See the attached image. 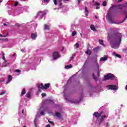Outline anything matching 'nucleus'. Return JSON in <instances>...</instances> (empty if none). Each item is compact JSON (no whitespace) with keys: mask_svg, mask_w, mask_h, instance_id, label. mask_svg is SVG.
Segmentation results:
<instances>
[{"mask_svg":"<svg viewBox=\"0 0 127 127\" xmlns=\"http://www.w3.org/2000/svg\"><path fill=\"white\" fill-rule=\"evenodd\" d=\"M49 123H50V124H51V125H52L53 126H54V123H53V122H51L49 120H48Z\"/></svg>","mask_w":127,"mask_h":127,"instance_id":"e433bc0d","label":"nucleus"},{"mask_svg":"<svg viewBox=\"0 0 127 127\" xmlns=\"http://www.w3.org/2000/svg\"><path fill=\"white\" fill-rule=\"evenodd\" d=\"M88 60H89V57H88V59H87L86 61L85 62L84 66H85V65H86V64H87V62H88Z\"/></svg>","mask_w":127,"mask_h":127,"instance_id":"37998d69","label":"nucleus"},{"mask_svg":"<svg viewBox=\"0 0 127 127\" xmlns=\"http://www.w3.org/2000/svg\"><path fill=\"white\" fill-rule=\"evenodd\" d=\"M85 16L87 17V16H88V14L89 13V11H88V8H87V7H85Z\"/></svg>","mask_w":127,"mask_h":127,"instance_id":"4be33fe9","label":"nucleus"},{"mask_svg":"<svg viewBox=\"0 0 127 127\" xmlns=\"http://www.w3.org/2000/svg\"><path fill=\"white\" fill-rule=\"evenodd\" d=\"M21 71V70H19V69H16L15 70V72L16 73H20V72Z\"/></svg>","mask_w":127,"mask_h":127,"instance_id":"c9c22d12","label":"nucleus"},{"mask_svg":"<svg viewBox=\"0 0 127 127\" xmlns=\"http://www.w3.org/2000/svg\"><path fill=\"white\" fill-rule=\"evenodd\" d=\"M36 37H37V34L36 33H32L31 34V38L33 39V40H35L36 39Z\"/></svg>","mask_w":127,"mask_h":127,"instance_id":"4468645a","label":"nucleus"},{"mask_svg":"<svg viewBox=\"0 0 127 127\" xmlns=\"http://www.w3.org/2000/svg\"><path fill=\"white\" fill-rule=\"evenodd\" d=\"M123 50L124 52H127V49H123Z\"/></svg>","mask_w":127,"mask_h":127,"instance_id":"864d4df0","label":"nucleus"},{"mask_svg":"<svg viewBox=\"0 0 127 127\" xmlns=\"http://www.w3.org/2000/svg\"><path fill=\"white\" fill-rule=\"evenodd\" d=\"M44 111H45V109L43 106H42L38 111L34 121L35 127H37L36 123H37L38 118H40L41 116H44Z\"/></svg>","mask_w":127,"mask_h":127,"instance_id":"20e7f679","label":"nucleus"},{"mask_svg":"<svg viewBox=\"0 0 127 127\" xmlns=\"http://www.w3.org/2000/svg\"><path fill=\"white\" fill-rule=\"evenodd\" d=\"M89 47H90V45L88 44L87 46V50H89Z\"/></svg>","mask_w":127,"mask_h":127,"instance_id":"09e8293b","label":"nucleus"},{"mask_svg":"<svg viewBox=\"0 0 127 127\" xmlns=\"http://www.w3.org/2000/svg\"><path fill=\"white\" fill-rule=\"evenodd\" d=\"M125 89H126V91H127V85L125 87Z\"/></svg>","mask_w":127,"mask_h":127,"instance_id":"13d9d810","label":"nucleus"},{"mask_svg":"<svg viewBox=\"0 0 127 127\" xmlns=\"http://www.w3.org/2000/svg\"><path fill=\"white\" fill-rule=\"evenodd\" d=\"M54 2L55 5H57V0H54Z\"/></svg>","mask_w":127,"mask_h":127,"instance_id":"4c0bfd02","label":"nucleus"},{"mask_svg":"<svg viewBox=\"0 0 127 127\" xmlns=\"http://www.w3.org/2000/svg\"><path fill=\"white\" fill-rule=\"evenodd\" d=\"M124 21H125V20H123V21H121V22H119L118 23V24H121V23H123V22H124Z\"/></svg>","mask_w":127,"mask_h":127,"instance_id":"603ef678","label":"nucleus"},{"mask_svg":"<svg viewBox=\"0 0 127 127\" xmlns=\"http://www.w3.org/2000/svg\"><path fill=\"white\" fill-rule=\"evenodd\" d=\"M122 38L123 35L121 33H116L112 36L111 39L108 38V40L110 42L111 47L114 49H119L122 43Z\"/></svg>","mask_w":127,"mask_h":127,"instance_id":"f257e3e1","label":"nucleus"},{"mask_svg":"<svg viewBox=\"0 0 127 127\" xmlns=\"http://www.w3.org/2000/svg\"><path fill=\"white\" fill-rule=\"evenodd\" d=\"M2 1L1 0H0V3L2 2Z\"/></svg>","mask_w":127,"mask_h":127,"instance_id":"774afa93","label":"nucleus"},{"mask_svg":"<svg viewBox=\"0 0 127 127\" xmlns=\"http://www.w3.org/2000/svg\"><path fill=\"white\" fill-rule=\"evenodd\" d=\"M45 96H46V94L45 93L42 94V97H45Z\"/></svg>","mask_w":127,"mask_h":127,"instance_id":"49530a36","label":"nucleus"},{"mask_svg":"<svg viewBox=\"0 0 127 127\" xmlns=\"http://www.w3.org/2000/svg\"><path fill=\"white\" fill-rule=\"evenodd\" d=\"M100 49V47H97L94 49V51H98Z\"/></svg>","mask_w":127,"mask_h":127,"instance_id":"7c9ffc66","label":"nucleus"},{"mask_svg":"<svg viewBox=\"0 0 127 127\" xmlns=\"http://www.w3.org/2000/svg\"><path fill=\"white\" fill-rule=\"evenodd\" d=\"M94 5L96 6H98V5H100V3L99 2H96Z\"/></svg>","mask_w":127,"mask_h":127,"instance_id":"a19ab883","label":"nucleus"},{"mask_svg":"<svg viewBox=\"0 0 127 127\" xmlns=\"http://www.w3.org/2000/svg\"><path fill=\"white\" fill-rule=\"evenodd\" d=\"M103 6H106V5H107V2H106V1H103Z\"/></svg>","mask_w":127,"mask_h":127,"instance_id":"f704fd0d","label":"nucleus"},{"mask_svg":"<svg viewBox=\"0 0 127 127\" xmlns=\"http://www.w3.org/2000/svg\"><path fill=\"white\" fill-rule=\"evenodd\" d=\"M4 94H5V91H2L1 93H0V95H4Z\"/></svg>","mask_w":127,"mask_h":127,"instance_id":"58836bf2","label":"nucleus"},{"mask_svg":"<svg viewBox=\"0 0 127 127\" xmlns=\"http://www.w3.org/2000/svg\"><path fill=\"white\" fill-rule=\"evenodd\" d=\"M2 79H0V82H2Z\"/></svg>","mask_w":127,"mask_h":127,"instance_id":"69168bd1","label":"nucleus"},{"mask_svg":"<svg viewBox=\"0 0 127 127\" xmlns=\"http://www.w3.org/2000/svg\"><path fill=\"white\" fill-rule=\"evenodd\" d=\"M12 80V77L10 75H8L7 80L5 83L6 85H7V84H9L10 82H11V80Z\"/></svg>","mask_w":127,"mask_h":127,"instance_id":"ddd939ff","label":"nucleus"},{"mask_svg":"<svg viewBox=\"0 0 127 127\" xmlns=\"http://www.w3.org/2000/svg\"><path fill=\"white\" fill-rule=\"evenodd\" d=\"M115 75L112 73H108L106 75H104V77L103 80L104 81H106V80H113V79H114Z\"/></svg>","mask_w":127,"mask_h":127,"instance_id":"0eeeda50","label":"nucleus"},{"mask_svg":"<svg viewBox=\"0 0 127 127\" xmlns=\"http://www.w3.org/2000/svg\"><path fill=\"white\" fill-rule=\"evenodd\" d=\"M71 81H72V78L68 79V80L67 81V84H69V83H70Z\"/></svg>","mask_w":127,"mask_h":127,"instance_id":"c03bdc74","label":"nucleus"},{"mask_svg":"<svg viewBox=\"0 0 127 127\" xmlns=\"http://www.w3.org/2000/svg\"><path fill=\"white\" fill-rule=\"evenodd\" d=\"M106 17L109 21H110V23L112 24H113V23H115V22H114L113 17H112V15H110V13H107Z\"/></svg>","mask_w":127,"mask_h":127,"instance_id":"9d476101","label":"nucleus"},{"mask_svg":"<svg viewBox=\"0 0 127 127\" xmlns=\"http://www.w3.org/2000/svg\"><path fill=\"white\" fill-rule=\"evenodd\" d=\"M127 15H126L125 18L124 19V20H125V19H127Z\"/></svg>","mask_w":127,"mask_h":127,"instance_id":"052dcab7","label":"nucleus"},{"mask_svg":"<svg viewBox=\"0 0 127 127\" xmlns=\"http://www.w3.org/2000/svg\"><path fill=\"white\" fill-rule=\"evenodd\" d=\"M56 116L59 120V121H62L63 120V118H62V115H61V113L59 112L56 113Z\"/></svg>","mask_w":127,"mask_h":127,"instance_id":"f8f14e48","label":"nucleus"},{"mask_svg":"<svg viewBox=\"0 0 127 127\" xmlns=\"http://www.w3.org/2000/svg\"><path fill=\"white\" fill-rule=\"evenodd\" d=\"M26 97L27 98H30V97H31V91H28V92L27 93Z\"/></svg>","mask_w":127,"mask_h":127,"instance_id":"412c9836","label":"nucleus"},{"mask_svg":"<svg viewBox=\"0 0 127 127\" xmlns=\"http://www.w3.org/2000/svg\"><path fill=\"white\" fill-rule=\"evenodd\" d=\"M17 4H18V2H17V1L15 2V3L14 4V6H17Z\"/></svg>","mask_w":127,"mask_h":127,"instance_id":"79ce46f5","label":"nucleus"},{"mask_svg":"<svg viewBox=\"0 0 127 127\" xmlns=\"http://www.w3.org/2000/svg\"><path fill=\"white\" fill-rule=\"evenodd\" d=\"M28 8H29V7H28V6H26V7H24V9H27Z\"/></svg>","mask_w":127,"mask_h":127,"instance_id":"3c124183","label":"nucleus"},{"mask_svg":"<svg viewBox=\"0 0 127 127\" xmlns=\"http://www.w3.org/2000/svg\"><path fill=\"white\" fill-rule=\"evenodd\" d=\"M99 8H100V7H99V6H96V9H99Z\"/></svg>","mask_w":127,"mask_h":127,"instance_id":"4d7b16f0","label":"nucleus"},{"mask_svg":"<svg viewBox=\"0 0 127 127\" xmlns=\"http://www.w3.org/2000/svg\"><path fill=\"white\" fill-rule=\"evenodd\" d=\"M77 2L78 4H80V3H81V0H77Z\"/></svg>","mask_w":127,"mask_h":127,"instance_id":"8fccbe9b","label":"nucleus"},{"mask_svg":"<svg viewBox=\"0 0 127 127\" xmlns=\"http://www.w3.org/2000/svg\"><path fill=\"white\" fill-rule=\"evenodd\" d=\"M72 67V65H68L65 66V69H70Z\"/></svg>","mask_w":127,"mask_h":127,"instance_id":"c85d7f7f","label":"nucleus"},{"mask_svg":"<svg viewBox=\"0 0 127 127\" xmlns=\"http://www.w3.org/2000/svg\"><path fill=\"white\" fill-rule=\"evenodd\" d=\"M127 7V3L123 4H118L117 5H113L111 7H110V10H113V9H118V8L122 9L124 7Z\"/></svg>","mask_w":127,"mask_h":127,"instance_id":"39448f33","label":"nucleus"},{"mask_svg":"<svg viewBox=\"0 0 127 127\" xmlns=\"http://www.w3.org/2000/svg\"><path fill=\"white\" fill-rule=\"evenodd\" d=\"M99 42L101 45H102V46H104L105 47V44L104 43V41L103 40H99Z\"/></svg>","mask_w":127,"mask_h":127,"instance_id":"6ab92c4d","label":"nucleus"},{"mask_svg":"<svg viewBox=\"0 0 127 127\" xmlns=\"http://www.w3.org/2000/svg\"><path fill=\"white\" fill-rule=\"evenodd\" d=\"M23 113H24V110H22V114H23Z\"/></svg>","mask_w":127,"mask_h":127,"instance_id":"680f3d73","label":"nucleus"},{"mask_svg":"<svg viewBox=\"0 0 127 127\" xmlns=\"http://www.w3.org/2000/svg\"><path fill=\"white\" fill-rule=\"evenodd\" d=\"M108 60V56L104 55L103 57L101 58L100 61L101 62H105Z\"/></svg>","mask_w":127,"mask_h":127,"instance_id":"dca6fc26","label":"nucleus"},{"mask_svg":"<svg viewBox=\"0 0 127 127\" xmlns=\"http://www.w3.org/2000/svg\"><path fill=\"white\" fill-rule=\"evenodd\" d=\"M60 54L58 52H55L53 54V59L56 60L58 58H60Z\"/></svg>","mask_w":127,"mask_h":127,"instance_id":"1a4fd4ad","label":"nucleus"},{"mask_svg":"<svg viewBox=\"0 0 127 127\" xmlns=\"http://www.w3.org/2000/svg\"><path fill=\"white\" fill-rule=\"evenodd\" d=\"M50 86V83H47L45 84L44 86V89H48L49 88V86Z\"/></svg>","mask_w":127,"mask_h":127,"instance_id":"5701e85b","label":"nucleus"},{"mask_svg":"<svg viewBox=\"0 0 127 127\" xmlns=\"http://www.w3.org/2000/svg\"><path fill=\"white\" fill-rule=\"evenodd\" d=\"M21 51L23 53H24L25 52V51H26L25 49H21Z\"/></svg>","mask_w":127,"mask_h":127,"instance_id":"473e14b6","label":"nucleus"},{"mask_svg":"<svg viewBox=\"0 0 127 127\" xmlns=\"http://www.w3.org/2000/svg\"><path fill=\"white\" fill-rule=\"evenodd\" d=\"M106 88L108 90H113V91H117V90H119V86L118 85H108L106 86Z\"/></svg>","mask_w":127,"mask_h":127,"instance_id":"6e6552de","label":"nucleus"},{"mask_svg":"<svg viewBox=\"0 0 127 127\" xmlns=\"http://www.w3.org/2000/svg\"><path fill=\"white\" fill-rule=\"evenodd\" d=\"M85 53L87 54V55H91V51L87 50V51L85 52Z\"/></svg>","mask_w":127,"mask_h":127,"instance_id":"a878e982","label":"nucleus"},{"mask_svg":"<svg viewBox=\"0 0 127 127\" xmlns=\"http://www.w3.org/2000/svg\"><path fill=\"white\" fill-rule=\"evenodd\" d=\"M38 88L39 89L38 93H40L41 92V91H40V89H41V90H43V89H44V85H43V84L41 83L40 85H38Z\"/></svg>","mask_w":127,"mask_h":127,"instance_id":"2eb2a0df","label":"nucleus"},{"mask_svg":"<svg viewBox=\"0 0 127 127\" xmlns=\"http://www.w3.org/2000/svg\"><path fill=\"white\" fill-rule=\"evenodd\" d=\"M93 69L94 70H95V71H96L97 73V77L95 76V73H93L92 76L93 77V79H94L95 81H98V78H99V75H100V67L99 65V64H98V63L97 62V60H95V61H94V62Z\"/></svg>","mask_w":127,"mask_h":127,"instance_id":"7ed1b4c3","label":"nucleus"},{"mask_svg":"<svg viewBox=\"0 0 127 127\" xmlns=\"http://www.w3.org/2000/svg\"><path fill=\"white\" fill-rule=\"evenodd\" d=\"M103 126H105V127H110V124L108 122L105 123Z\"/></svg>","mask_w":127,"mask_h":127,"instance_id":"393cba45","label":"nucleus"},{"mask_svg":"<svg viewBox=\"0 0 127 127\" xmlns=\"http://www.w3.org/2000/svg\"><path fill=\"white\" fill-rule=\"evenodd\" d=\"M81 37H83V35L80 33Z\"/></svg>","mask_w":127,"mask_h":127,"instance_id":"0e129e2a","label":"nucleus"},{"mask_svg":"<svg viewBox=\"0 0 127 127\" xmlns=\"http://www.w3.org/2000/svg\"><path fill=\"white\" fill-rule=\"evenodd\" d=\"M3 25L5 26V25H6V24L3 23Z\"/></svg>","mask_w":127,"mask_h":127,"instance_id":"338daca9","label":"nucleus"},{"mask_svg":"<svg viewBox=\"0 0 127 127\" xmlns=\"http://www.w3.org/2000/svg\"><path fill=\"white\" fill-rule=\"evenodd\" d=\"M25 94V89H23L21 92V96H23V95Z\"/></svg>","mask_w":127,"mask_h":127,"instance_id":"cd10ccee","label":"nucleus"},{"mask_svg":"<svg viewBox=\"0 0 127 127\" xmlns=\"http://www.w3.org/2000/svg\"><path fill=\"white\" fill-rule=\"evenodd\" d=\"M103 114V112L100 113L95 112L93 114V116L96 119V123L98 126H102L103 125V122L105 119H107V116L106 115H102Z\"/></svg>","mask_w":127,"mask_h":127,"instance_id":"f03ea898","label":"nucleus"},{"mask_svg":"<svg viewBox=\"0 0 127 127\" xmlns=\"http://www.w3.org/2000/svg\"><path fill=\"white\" fill-rule=\"evenodd\" d=\"M44 29L45 30H49V29H50V26H49V25L45 24Z\"/></svg>","mask_w":127,"mask_h":127,"instance_id":"a211bd4d","label":"nucleus"},{"mask_svg":"<svg viewBox=\"0 0 127 127\" xmlns=\"http://www.w3.org/2000/svg\"><path fill=\"white\" fill-rule=\"evenodd\" d=\"M112 55L113 56H114V57H118V58H121V55H118V54H117L116 52H113L112 53Z\"/></svg>","mask_w":127,"mask_h":127,"instance_id":"f3484780","label":"nucleus"},{"mask_svg":"<svg viewBox=\"0 0 127 127\" xmlns=\"http://www.w3.org/2000/svg\"><path fill=\"white\" fill-rule=\"evenodd\" d=\"M90 29L93 31H96V28H95V26H94V25H91L90 26Z\"/></svg>","mask_w":127,"mask_h":127,"instance_id":"b1692460","label":"nucleus"},{"mask_svg":"<svg viewBox=\"0 0 127 127\" xmlns=\"http://www.w3.org/2000/svg\"><path fill=\"white\" fill-rule=\"evenodd\" d=\"M74 57H75V54H73L72 56L70 57V61H71V60H73V59H74Z\"/></svg>","mask_w":127,"mask_h":127,"instance_id":"2f4dec72","label":"nucleus"},{"mask_svg":"<svg viewBox=\"0 0 127 127\" xmlns=\"http://www.w3.org/2000/svg\"><path fill=\"white\" fill-rule=\"evenodd\" d=\"M58 4H59L60 6H61V5H62V0H59Z\"/></svg>","mask_w":127,"mask_h":127,"instance_id":"bb28decb","label":"nucleus"},{"mask_svg":"<svg viewBox=\"0 0 127 127\" xmlns=\"http://www.w3.org/2000/svg\"><path fill=\"white\" fill-rule=\"evenodd\" d=\"M2 59L3 60H4V62H5V58H4V57H2Z\"/></svg>","mask_w":127,"mask_h":127,"instance_id":"6e6d98bb","label":"nucleus"},{"mask_svg":"<svg viewBox=\"0 0 127 127\" xmlns=\"http://www.w3.org/2000/svg\"><path fill=\"white\" fill-rule=\"evenodd\" d=\"M46 15V11H39L37 14V17L39 18V19H42V18H43Z\"/></svg>","mask_w":127,"mask_h":127,"instance_id":"423d86ee","label":"nucleus"},{"mask_svg":"<svg viewBox=\"0 0 127 127\" xmlns=\"http://www.w3.org/2000/svg\"><path fill=\"white\" fill-rule=\"evenodd\" d=\"M75 47H76V48H79V43H76L75 44Z\"/></svg>","mask_w":127,"mask_h":127,"instance_id":"72a5a7b5","label":"nucleus"},{"mask_svg":"<svg viewBox=\"0 0 127 127\" xmlns=\"http://www.w3.org/2000/svg\"><path fill=\"white\" fill-rule=\"evenodd\" d=\"M50 103H54V101L52 100H50Z\"/></svg>","mask_w":127,"mask_h":127,"instance_id":"5fc2aeb1","label":"nucleus"},{"mask_svg":"<svg viewBox=\"0 0 127 127\" xmlns=\"http://www.w3.org/2000/svg\"><path fill=\"white\" fill-rule=\"evenodd\" d=\"M69 0H63L64 1H69Z\"/></svg>","mask_w":127,"mask_h":127,"instance_id":"bf43d9fd","label":"nucleus"},{"mask_svg":"<svg viewBox=\"0 0 127 127\" xmlns=\"http://www.w3.org/2000/svg\"><path fill=\"white\" fill-rule=\"evenodd\" d=\"M64 94H65V92H66V86L64 87Z\"/></svg>","mask_w":127,"mask_h":127,"instance_id":"a18cd8bd","label":"nucleus"},{"mask_svg":"<svg viewBox=\"0 0 127 127\" xmlns=\"http://www.w3.org/2000/svg\"><path fill=\"white\" fill-rule=\"evenodd\" d=\"M6 66H8V63L6 61H5L2 65V67H6Z\"/></svg>","mask_w":127,"mask_h":127,"instance_id":"aec40b11","label":"nucleus"},{"mask_svg":"<svg viewBox=\"0 0 127 127\" xmlns=\"http://www.w3.org/2000/svg\"><path fill=\"white\" fill-rule=\"evenodd\" d=\"M44 2H46V3H48L49 2V0H43Z\"/></svg>","mask_w":127,"mask_h":127,"instance_id":"ea45409f","label":"nucleus"},{"mask_svg":"<svg viewBox=\"0 0 127 127\" xmlns=\"http://www.w3.org/2000/svg\"><path fill=\"white\" fill-rule=\"evenodd\" d=\"M67 101H69L70 103H73L74 104H79L81 100H76L75 99H68L66 98Z\"/></svg>","mask_w":127,"mask_h":127,"instance_id":"9b49d317","label":"nucleus"},{"mask_svg":"<svg viewBox=\"0 0 127 127\" xmlns=\"http://www.w3.org/2000/svg\"><path fill=\"white\" fill-rule=\"evenodd\" d=\"M0 37H6V36H3L0 34Z\"/></svg>","mask_w":127,"mask_h":127,"instance_id":"de8ad7c7","label":"nucleus"},{"mask_svg":"<svg viewBox=\"0 0 127 127\" xmlns=\"http://www.w3.org/2000/svg\"><path fill=\"white\" fill-rule=\"evenodd\" d=\"M122 0H118V1H119V2H121V1H122Z\"/></svg>","mask_w":127,"mask_h":127,"instance_id":"e2e57ef3","label":"nucleus"},{"mask_svg":"<svg viewBox=\"0 0 127 127\" xmlns=\"http://www.w3.org/2000/svg\"><path fill=\"white\" fill-rule=\"evenodd\" d=\"M76 34H77V33L76 32V31H74L72 32V36H75V35H76Z\"/></svg>","mask_w":127,"mask_h":127,"instance_id":"c756f323","label":"nucleus"}]
</instances>
